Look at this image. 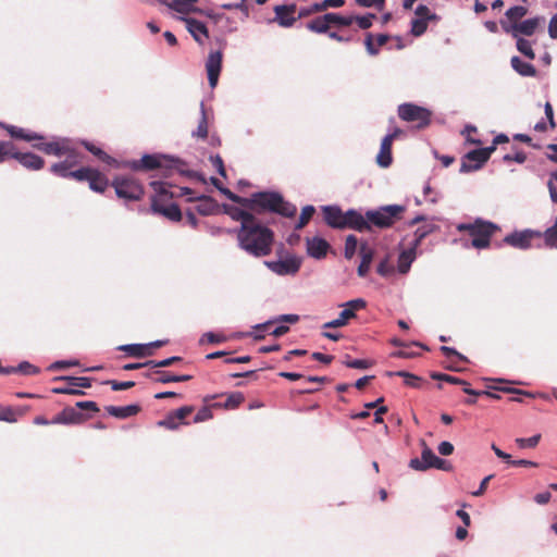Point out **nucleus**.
Returning a JSON list of instances; mask_svg holds the SVG:
<instances>
[{"label":"nucleus","mask_w":557,"mask_h":557,"mask_svg":"<svg viewBox=\"0 0 557 557\" xmlns=\"http://www.w3.org/2000/svg\"><path fill=\"white\" fill-rule=\"evenodd\" d=\"M193 412H194L193 406H183V407L172 411L174 418L177 420V422H180V425L186 424V422L184 420Z\"/></svg>","instance_id":"obj_57"},{"label":"nucleus","mask_w":557,"mask_h":557,"mask_svg":"<svg viewBox=\"0 0 557 557\" xmlns=\"http://www.w3.org/2000/svg\"><path fill=\"white\" fill-rule=\"evenodd\" d=\"M265 265L277 275H294L300 269L301 259L290 256L278 261H267Z\"/></svg>","instance_id":"obj_17"},{"label":"nucleus","mask_w":557,"mask_h":557,"mask_svg":"<svg viewBox=\"0 0 557 557\" xmlns=\"http://www.w3.org/2000/svg\"><path fill=\"white\" fill-rule=\"evenodd\" d=\"M510 65L519 75L523 77H535L537 74L536 69L532 63L522 61L517 55L510 59Z\"/></svg>","instance_id":"obj_34"},{"label":"nucleus","mask_w":557,"mask_h":557,"mask_svg":"<svg viewBox=\"0 0 557 557\" xmlns=\"http://www.w3.org/2000/svg\"><path fill=\"white\" fill-rule=\"evenodd\" d=\"M197 200L199 203L196 206V211L201 215H210L216 209V202L209 196L189 197L188 201Z\"/></svg>","instance_id":"obj_35"},{"label":"nucleus","mask_w":557,"mask_h":557,"mask_svg":"<svg viewBox=\"0 0 557 557\" xmlns=\"http://www.w3.org/2000/svg\"><path fill=\"white\" fill-rule=\"evenodd\" d=\"M494 151L495 147H486L469 151L462 158L460 172L469 173L481 169Z\"/></svg>","instance_id":"obj_10"},{"label":"nucleus","mask_w":557,"mask_h":557,"mask_svg":"<svg viewBox=\"0 0 557 557\" xmlns=\"http://www.w3.org/2000/svg\"><path fill=\"white\" fill-rule=\"evenodd\" d=\"M541 440V435L540 434H536V435H533L529 438H522V437H519V438H516V444L518 445L519 448H534L539 442Z\"/></svg>","instance_id":"obj_58"},{"label":"nucleus","mask_w":557,"mask_h":557,"mask_svg":"<svg viewBox=\"0 0 557 557\" xmlns=\"http://www.w3.org/2000/svg\"><path fill=\"white\" fill-rule=\"evenodd\" d=\"M396 375L405 379V384L409 387L420 388L422 386L423 380L420 376L408 373L406 371H398L395 373Z\"/></svg>","instance_id":"obj_51"},{"label":"nucleus","mask_w":557,"mask_h":557,"mask_svg":"<svg viewBox=\"0 0 557 557\" xmlns=\"http://www.w3.org/2000/svg\"><path fill=\"white\" fill-rule=\"evenodd\" d=\"M428 28V21L425 18H413L411 21V34L419 37L425 33Z\"/></svg>","instance_id":"obj_55"},{"label":"nucleus","mask_w":557,"mask_h":557,"mask_svg":"<svg viewBox=\"0 0 557 557\" xmlns=\"http://www.w3.org/2000/svg\"><path fill=\"white\" fill-rule=\"evenodd\" d=\"M417 18H425V21L436 20V14L432 13L426 5L420 4L416 9Z\"/></svg>","instance_id":"obj_63"},{"label":"nucleus","mask_w":557,"mask_h":557,"mask_svg":"<svg viewBox=\"0 0 557 557\" xmlns=\"http://www.w3.org/2000/svg\"><path fill=\"white\" fill-rule=\"evenodd\" d=\"M344 364L351 369H369L373 366V362L367 359H350L347 356Z\"/></svg>","instance_id":"obj_53"},{"label":"nucleus","mask_w":557,"mask_h":557,"mask_svg":"<svg viewBox=\"0 0 557 557\" xmlns=\"http://www.w3.org/2000/svg\"><path fill=\"white\" fill-rule=\"evenodd\" d=\"M298 321H299V315H297V314H282L278 318H276L274 321H268L263 324H259L255 329L257 332L268 331L271 335H273L275 337H280V336L286 334L288 332L289 327L286 325H278L275 329L270 331V327L272 326L273 323L287 322V323L294 324V323H297Z\"/></svg>","instance_id":"obj_20"},{"label":"nucleus","mask_w":557,"mask_h":557,"mask_svg":"<svg viewBox=\"0 0 557 557\" xmlns=\"http://www.w3.org/2000/svg\"><path fill=\"white\" fill-rule=\"evenodd\" d=\"M119 349L135 358H144L152 355L149 350V346L146 344H128L120 346Z\"/></svg>","instance_id":"obj_41"},{"label":"nucleus","mask_w":557,"mask_h":557,"mask_svg":"<svg viewBox=\"0 0 557 557\" xmlns=\"http://www.w3.org/2000/svg\"><path fill=\"white\" fill-rule=\"evenodd\" d=\"M345 228H351L358 232L371 231L370 223L366 215H362L354 209L345 212Z\"/></svg>","instance_id":"obj_23"},{"label":"nucleus","mask_w":557,"mask_h":557,"mask_svg":"<svg viewBox=\"0 0 557 557\" xmlns=\"http://www.w3.org/2000/svg\"><path fill=\"white\" fill-rule=\"evenodd\" d=\"M307 253L314 259H322L326 256L330 244L321 237L306 238Z\"/></svg>","instance_id":"obj_25"},{"label":"nucleus","mask_w":557,"mask_h":557,"mask_svg":"<svg viewBox=\"0 0 557 557\" xmlns=\"http://www.w3.org/2000/svg\"><path fill=\"white\" fill-rule=\"evenodd\" d=\"M360 256H361V262L358 267V275L361 277H364L369 270L370 265L373 259V250L369 248L366 244H362L360 247Z\"/></svg>","instance_id":"obj_38"},{"label":"nucleus","mask_w":557,"mask_h":557,"mask_svg":"<svg viewBox=\"0 0 557 557\" xmlns=\"http://www.w3.org/2000/svg\"><path fill=\"white\" fill-rule=\"evenodd\" d=\"M181 360H182L181 357L174 356V357H170V358H166V359H163L160 361L149 360V361H147V364H151V368H166V367H170Z\"/></svg>","instance_id":"obj_60"},{"label":"nucleus","mask_w":557,"mask_h":557,"mask_svg":"<svg viewBox=\"0 0 557 557\" xmlns=\"http://www.w3.org/2000/svg\"><path fill=\"white\" fill-rule=\"evenodd\" d=\"M14 159H16L24 168L33 171L40 170L45 165V160L32 152L21 153L15 151Z\"/></svg>","instance_id":"obj_28"},{"label":"nucleus","mask_w":557,"mask_h":557,"mask_svg":"<svg viewBox=\"0 0 557 557\" xmlns=\"http://www.w3.org/2000/svg\"><path fill=\"white\" fill-rule=\"evenodd\" d=\"M398 116L406 122L417 123L418 128L430 125L432 112L414 103H403L398 107Z\"/></svg>","instance_id":"obj_9"},{"label":"nucleus","mask_w":557,"mask_h":557,"mask_svg":"<svg viewBox=\"0 0 557 557\" xmlns=\"http://www.w3.org/2000/svg\"><path fill=\"white\" fill-rule=\"evenodd\" d=\"M245 400V396L240 392H234L226 395V399L223 404L225 409H236Z\"/></svg>","instance_id":"obj_48"},{"label":"nucleus","mask_w":557,"mask_h":557,"mask_svg":"<svg viewBox=\"0 0 557 557\" xmlns=\"http://www.w3.org/2000/svg\"><path fill=\"white\" fill-rule=\"evenodd\" d=\"M416 249L414 246H411L409 249L400 252L397 263L399 273L406 274L410 270L411 263L416 259Z\"/></svg>","instance_id":"obj_37"},{"label":"nucleus","mask_w":557,"mask_h":557,"mask_svg":"<svg viewBox=\"0 0 557 557\" xmlns=\"http://www.w3.org/2000/svg\"><path fill=\"white\" fill-rule=\"evenodd\" d=\"M67 149L69 152L63 153L65 159L63 161L53 163L50 168L51 173L57 176H66V174L82 161V153L74 147L71 140L67 143Z\"/></svg>","instance_id":"obj_12"},{"label":"nucleus","mask_w":557,"mask_h":557,"mask_svg":"<svg viewBox=\"0 0 557 557\" xmlns=\"http://www.w3.org/2000/svg\"><path fill=\"white\" fill-rule=\"evenodd\" d=\"M422 453L421 459L412 458L409 462V467L416 471H426L435 466L443 465V459L437 457L433 450L426 445L424 440H421Z\"/></svg>","instance_id":"obj_15"},{"label":"nucleus","mask_w":557,"mask_h":557,"mask_svg":"<svg viewBox=\"0 0 557 557\" xmlns=\"http://www.w3.org/2000/svg\"><path fill=\"white\" fill-rule=\"evenodd\" d=\"M392 146L389 137H384L381 143L380 151L376 156V162L381 168H388L392 164Z\"/></svg>","instance_id":"obj_33"},{"label":"nucleus","mask_w":557,"mask_h":557,"mask_svg":"<svg viewBox=\"0 0 557 557\" xmlns=\"http://www.w3.org/2000/svg\"><path fill=\"white\" fill-rule=\"evenodd\" d=\"M325 223L333 228H345V212L336 206H325L322 209Z\"/></svg>","instance_id":"obj_24"},{"label":"nucleus","mask_w":557,"mask_h":557,"mask_svg":"<svg viewBox=\"0 0 557 557\" xmlns=\"http://www.w3.org/2000/svg\"><path fill=\"white\" fill-rule=\"evenodd\" d=\"M345 4L344 0H323L322 2L313 3L309 8H304L299 10L297 20L307 17L311 14L318 13V12H324L330 8H341Z\"/></svg>","instance_id":"obj_26"},{"label":"nucleus","mask_w":557,"mask_h":557,"mask_svg":"<svg viewBox=\"0 0 557 557\" xmlns=\"http://www.w3.org/2000/svg\"><path fill=\"white\" fill-rule=\"evenodd\" d=\"M157 425L169 430H176L180 426V422L170 412L163 420L158 421Z\"/></svg>","instance_id":"obj_61"},{"label":"nucleus","mask_w":557,"mask_h":557,"mask_svg":"<svg viewBox=\"0 0 557 557\" xmlns=\"http://www.w3.org/2000/svg\"><path fill=\"white\" fill-rule=\"evenodd\" d=\"M314 212H315V209L313 206L304 207L295 228L296 230L304 228L309 223V221L311 220Z\"/></svg>","instance_id":"obj_50"},{"label":"nucleus","mask_w":557,"mask_h":557,"mask_svg":"<svg viewBox=\"0 0 557 557\" xmlns=\"http://www.w3.org/2000/svg\"><path fill=\"white\" fill-rule=\"evenodd\" d=\"M198 0H172L170 3L164 2L170 9L182 13L188 14L191 12H201L196 8V3Z\"/></svg>","instance_id":"obj_39"},{"label":"nucleus","mask_w":557,"mask_h":557,"mask_svg":"<svg viewBox=\"0 0 557 557\" xmlns=\"http://www.w3.org/2000/svg\"><path fill=\"white\" fill-rule=\"evenodd\" d=\"M54 380L66 382L65 386L52 388V393L54 394L84 395V392L79 388H89L91 386V380L89 377L59 376Z\"/></svg>","instance_id":"obj_14"},{"label":"nucleus","mask_w":557,"mask_h":557,"mask_svg":"<svg viewBox=\"0 0 557 557\" xmlns=\"http://www.w3.org/2000/svg\"><path fill=\"white\" fill-rule=\"evenodd\" d=\"M83 145L89 152H91L100 161H102L109 165L117 166V161L114 158H112L111 156H109L106 151L100 149L99 147H96L95 145H92L88 141H83Z\"/></svg>","instance_id":"obj_42"},{"label":"nucleus","mask_w":557,"mask_h":557,"mask_svg":"<svg viewBox=\"0 0 557 557\" xmlns=\"http://www.w3.org/2000/svg\"><path fill=\"white\" fill-rule=\"evenodd\" d=\"M327 16H329V21L331 23V27L332 26H339V27L350 26L355 21L354 15L343 16L338 13H327Z\"/></svg>","instance_id":"obj_47"},{"label":"nucleus","mask_w":557,"mask_h":557,"mask_svg":"<svg viewBox=\"0 0 557 557\" xmlns=\"http://www.w3.org/2000/svg\"><path fill=\"white\" fill-rule=\"evenodd\" d=\"M405 212V207L399 205H388L380 207L376 210H369L366 212L370 226L377 228H387L401 219Z\"/></svg>","instance_id":"obj_6"},{"label":"nucleus","mask_w":557,"mask_h":557,"mask_svg":"<svg viewBox=\"0 0 557 557\" xmlns=\"http://www.w3.org/2000/svg\"><path fill=\"white\" fill-rule=\"evenodd\" d=\"M89 188L96 193H104L109 186V180L99 170L94 169L88 180Z\"/></svg>","instance_id":"obj_36"},{"label":"nucleus","mask_w":557,"mask_h":557,"mask_svg":"<svg viewBox=\"0 0 557 557\" xmlns=\"http://www.w3.org/2000/svg\"><path fill=\"white\" fill-rule=\"evenodd\" d=\"M516 39H517V42H516L517 50L520 53H522L525 58H528L529 60H534L535 52L532 48V41H530L523 37H518Z\"/></svg>","instance_id":"obj_43"},{"label":"nucleus","mask_w":557,"mask_h":557,"mask_svg":"<svg viewBox=\"0 0 557 557\" xmlns=\"http://www.w3.org/2000/svg\"><path fill=\"white\" fill-rule=\"evenodd\" d=\"M376 17L373 13H368L364 16H355V21L361 29H368L372 26L373 20Z\"/></svg>","instance_id":"obj_62"},{"label":"nucleus","mask_w":557,"mask_h":557,"mask_svg":"<svg viewBox=\"0 0 557 557\" xmlns=\"http://www.w3.org/2000/svg\"><path fill=\"white\" fill-rule=\"evenodd\" d=\"M436 226L432 223L424 224L420 227H418L414 232V239L412 243V246L416 248L421 244V242L431 233L435 231Z\"/></svg>","instance_id":"obj_46"},{"label":"nucleus","mask_w":557,"mask_h":557,"mask_svg":"<svg viewBox=\"0 0 557 557\" xmlns=\"http://www.w3.org/2000/svg\"><path fill=\"white\" fill-rule=\"evenodd\" d=\"M184 22L186 23V27H187V30L190 33V35L193 36V38L200 45L203 44V39H207L209 38V32H208V28L207 26L196 20V18H191V17H186V18H183Z\"/></svg>","instance_id":"obj_27"},{"label":"nucleus","mask_w":557,"mask_h":557,"mask_svg":"<svg viewBox=\"0 0 557 557\" xmlns=\"http://www.w3.org/2000/svg\"><path fill=\"white\" fill-rule=\"evenodd\" d=\"M499 391H503L505 393L512 395L511 397H509V401L522 403L523 401L522 396L533 397V395L531 393L522 391V389H517V388L506 387V388H499Z\"/></svg>","instance_id":"obj_56"},{"label":"nucleus","mask_w":557,"mask_h":557,"mask_svg":"<svg viewBox=\"0 0 557 557\" xmlns=\"http://www.w3.org/2000/svg\"><path fill=\"white\" fill-rule=\"evenodd\" d=\"M15 369L14 372H21L25 375H33V374H37L39 372L38 368H36L35 366L30 364L29 362H22L18 364L17 368L13 367Z\"/></svg>","instance_id":"obj_64"},{"label":"nucleus","mask_w":557,"mask_h":557,"mask_svg":"<svg viewBox=\"0 0 557 557\" xmlns=\"http://www.w3.org/2000/svg\"><path fill=\"white\" fill-rule=\"evenodd\" d=\"M528 14V9L523 5H515L505 12L504 18L499 21L502 29L509 34L513 26L522 22V18Z\"/></svg>","instance_id":"obj_18"},{"label":"nucleus","mask_w":557,"mask_h":557,"mask_svg":"<svg viewBox=\"0 0 557 557\" xmlns=\"http://www.w3.org/2000/svg\"><path fill=\"white\" fill-rule=\"evenodd\" d=\"M225 212L230 214L233 220L239 221L240 227L249 225L252 221L257 219V216L252 214L250 210L245 209L243 207H225Z\"/></svg>","instance_id":"obj_30"},{"label":"nucleus","mask_w":557,"mask_h":557,"mask_svg":"<svg viewBox=\"0 0 557 557\" xmlns=\"http://www.w3.org/2000/svg\"><path fill=\"white\" fill-rule=\"evenodd\" d=\"M15 147L11 141H0V163L14 158Z\"/></svg>","instance_id":"obj_54"},{"label":"nucleus","mask_w":557,"mask_h":557,"mask_svg":"<svg viewBox=\"0 0 557 557\" xmlns=\"http://www.w3.org/2000/svg\"><path fill=\"white\" fill-rule=\"evenodd\" d=\"M306 27L307 29L313 33L327 34L331 28V23L329 21L327 13L311 20L310 22L307 23Z\"/></svg>","instance_id":"obj_40"},{"label":"nucleus","mask_w":557,"mask_h":557,"mask_svg":"<svg viewBox=\"0 0 557 557\" xmlns=\"http://www.w3.org/2000/svg\"><path fill=\"white\" fill-rule=\"evenodd\" d=\"M358 246V239L355 235H348L345 240V250L344 255L346 259H351Z\"/></svg>","instance_id":"obj_52"},{"label":"nucleus","mask_w":557,"mask_h":557,"mask_svg":"<svg viewBox=\"0 0 557 557\" xmlns=\"http://www.w3.org/2000/svg\"><path fill=\"white\" fill-rule=\"evenodd\" d=\"M457 231L468 233L472 238L471 245L475 249H486L491 245V238L500 231V227L481 218L475 219L471 223H460L457 225Z\"/></svg>","instance_id":"obj_4"},{"label":"nucleus","mask_w":557,"mask_h":557,"mask_svg":"<svg viewBox=\"0 0 557 557\" xmlns=\"http://www.w3.org/2000/svg\"><path fill=\"white\" fill-rule=\"evenodd\" d=\"M542 232L533 230L516 231L505 236L504 243L517 249L527 250L531 248L532 240L540 238Z\"/></svg>","instance_id":"obj_13"},{"label":"nucleus","mask_w":557,"mask_h":557,"mask_svg":"<svg viewBox=\"0 0 557 557\" xmlns=\"http://www.w3.org/2000/svg\"><path fill=\"white\" fill-rule=\"evenodd\" d=\"M94 168L82 166L77 170L70 171L63 178H71L77 182H88Z\"/></svg>","instance_id":"obj_44"},{"label":"nucleus","mask_w":557,"mask_h":557,"mask_svg":"<svg viewBox=\"0 0 557 557\" xmlns=\"http://www.w3.org/2000/svg\"><path fill=\"white\" fill-rule=\"evenodd\" d=\"M367 306L366 300L358 298L347 301L342 305L344 309L339 313L338 318L323 324V329H337L348 324L350 319L356 317V311L364 309Z\"/></svg>","instance_id":"obj_11"},{"label":"nucleus","mask_w":557,"mask_h":557,"mask_svg":"<svg viewBox=\"0 0 557 557\" xmlns=\"http://www.w3.org/2000/svg\"><path fill=\"white\" fill-rule=\"evenodd\" d=\"M185 166L186 163L184 161L163 154H145L140 160L131 163V168L135 171H152L159 169L163 171L165 176H169V172L173 170L181 174L191 175V172L184 170Z\"/></svg>","instance_id":"obj_5"},{"label":"nucleus","mask_w":557,"mask_h":557,"mask_svg":"<svg viewBox=\"0 0 557 557\" xmlns=\"http://www.w3.org/2000/svg\"><path fill=\"white\" fill-rule=\"evenodd\" d=\"M0 421L14 423L17 421L16 412L12 407L0 406Z\"/></svg>","instance_id":"obj_59"},{"label":"nucleus","mask_w":557,"mask_h":557,"mask_svg":"<svg viewBox=\"0 0 557 557\" xmlns=\"http://www.w3.org/2000/svg\"><path fill=\"white\" fill-rule=\"evenodd\" d=\"M150 186L154 190L151 197V210L153 213L161 214L170 221L180 222L182 220V211L176 203H168L174 198V191L168 183L153 181Z\"/></svg>","instance_id":"obj_3"},{"label":"nucleus","mask_w":557,"mask_h":557,"mask_svg":"<svg viewBox=\"0 0 557 557\" xmlns=\"http://www.w3.org/2000/svg\"><path fill=\"white\" fill-rule=\"evenodd\" d=\"M244 201V208L250 210L256 216L263 213H276L285 218H293L297 212L296 206L287 202L277 191L253 193Z\"/></svg>","instance_id":"obj_2"},{"label":"nucleus","mask_w":557,"mask_h":557,"mask_svg":"<svg viewBox=\"0 0 557 557\" xmlns=\"http://www.w3.org/2000/svg\"><path fill=\"white\" fill-rule=\"evenodd\" d=\"M239 247L247 253L260 258L269 256L274 243V233L262 225L258 218L237 231Z\"/></svg>","instance_id":"obj_1"},{"label":"nucleus","mask_w":557,"mask_h":557,"mask_svg":"<svg viewBox=\"0 0 557 557\" xmlns=\"http://www.w3.org/2000/svg\"><path fill=\"white\" fill-rule=\"evenodd\" d=\"M431 377L433 380L445 381L450 384L462 385L463 388L470 387V384L467 381L449 374L433 372Z\"/></svg>","instance_id":"obj_49"},{"label":"nucleus","mask_w":557,"mask_h":557,"mask_svg":"<svg viewBox=\"0 0 557 557\" xmlns=\"http://www.w3.org/2000/svg\"><path fill=\"white\" fill-rule=\"evenodd\" d=\"M69 140L67 138H60L52 141L39 140L40 143L34 144V148L49 156L62 157L64 152H69Z\"/></svg>","instance_id":"obj_22"},{"label":"nucleus","mask_w":557,"mask_h":557,"mask_svg":"<svg viewBox=\"0 0 557 557\" xmlns=\"http://www.w3.org/2000/svg\"><path fill=\"white\" fill-rule=\"evenodd\" d=\"M77 409L87 410L91 412L99 411V407L95 401H78L76 403L75 407H65L61 412H59L51 420V424H81L90 418L89 416L78 411Z\"/></svg>","instance_id":"obj_7"},{"label":"nucleus","mask_w":557,"mask_h":557,"mask_svg":"<svg viewBox=\"0 0 557 557\" xmlns=\"http://www.w3.org/2000/svg\"><path fill=\"white\" fill-rule=\"evenodd\" d=\"M115 194L125 201H138L145 194L144 186L132 175L115 176L111 183Z\"/></svg>","instance_id":"obj_8"},{"label":"nucleus","mask_w":557,"mask_h":557,"mask_svg":"<svg viewBox=\"0 0 557 557\" xmlns=\"http://www.w3.org/2000/svg\"><path fill=\"white\" fill-rule=\"evenodd\" d=\"M193 136L200 139H206L208 137V117L203 103H201V117L198 123L197 129L193 132Z\"/></svg>","instance_id":"obj_45"},{"label":"nucleus","mask_w":557,"mask_h":557,"mask_svg":"<svg viewBox=\"0 0 557 557\" xmlns=\"http://www.w3.org/2000/svg\"><path fill=\"white\" fill-rule=\"evenodd\" d=\"M148 377L152 379L157 383H171V382H187L193 379V375L183 374L175 375L169 371H156L153 373H148Z\"/></svg>","instance_id":"obj_31"},{"label":"nucleus","mask_w":557,"mask_h":557,"mask_svg":"<svg viewBox=\"0 0 557 557\" xmlns=\"http://www.w3.org/2000/svg\"><path fill=\"white\" fill-rule=\"evenodd\" d=\"M141 410L139 405H127L124 407L107 406L106 411L117 419H126L136 416Z\"/></svg>","instance_id":"obj_32"},{"label":"nucleus","mask_w":557,"mask_h":557,"mask_svg":"<svg viewBox=\"0 0 557 557\" xmlns=\"http://www.w3.org/2000/svg\"><path fill=\"white\" fill-rule=\"evenodd\" d=\"M274 17L269 18L268 23H276L281 27H292L297 21V5L296 3L290 4H278L273 8Z\"/></svg>","instance_id":"obj_16"},{"label":"nucleus","mask_w":557,"mask_h":557,"mask_svg":"<svg viewBox=\"0 0 557 557\" xmlns=\"http://www.w3.org/2000/svg\"><path fill=\"white\" fill-rule=\"evenodd\" d=\"M545 18L543 16H534L532 18L523 20L517 26L511 27L512 30L508 34L513 38L533 36L536 30L544 24Z\"/></svg>","instance_id":"obj_19"},{"label":"nucleus","mask_w":557,"mask_h":557,"mask_svg":"<svg viewBox=\"0 0 557 557\" xmlns=\"http://www.w3.org/2000/svg\"><path fill=\"white\" fill-rule=\"evenodd\" d=\"M222 52L215 51L208 55L206 61V70L208 74V81L211 88L218 85L219 76L222 69Z\"/></svg>","instance_id":"obj_21"},{"label":"nucleus","mask_w":557,"mask_h":557,"mask_svg":"<svg viewBox=\"0 0 557 557\" xmlns=\"http://www.w3.org/2000/svg\"><path fill=\"white\" fill-rule=\"evenodd\" d=\"M1 126L10 134L12 138L22 139L25 141L44 140V136L35 132H30L28 129L17 127L14 125L1 124Z\"/></svg>","instance_id":"obj_29"}]
</instances>
